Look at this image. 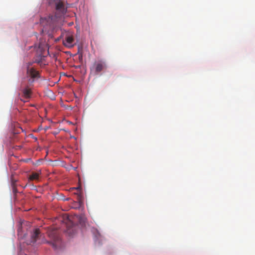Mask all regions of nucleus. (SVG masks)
Returning a JSON list of instances; mask_svg holds the SVG:
<instances>
[{
    "mask_svg": "<svg viewBox=\"0 0 255 255\" xmlns=\"http://www.w3.org/2000/svg\"><path fill=\"white\" fill-rule=\"evenodd\" d=\"M56 4V12L54 15L48 16L40 19V24L43 26L42 33L50 34L55 30L60 18L66 12L67 7L65 6L63 0H50Z\"/></svg>",
    "mask_w": 255,
    "mask_h": 255,
    "instance_id": "obj_1",
    "label": "nucleus"
},
{
    "mask_svg": "<svg viewBox=\"0 0 255 255\" xmlns=\"http://www.w3.org/2000/svg\"><path fill=\"white\" fill-rule=\"evenodd\" d=\"M48 236L50 239L49 241L44 239L42 243H47L51 246L54 249L60 247L61 240L58 231L56 229H49L47 232Z\"/></svg>",
    "mask_w": 255,
    "mask_h": 255,
    "instance_id": "obj_2",
    "label": "nucleus"
},
{
    "mask_svg": "<svg viewBox=\"0 0 255 255\" xmlns=\"http://www.w3.org/2000/svg\"><path fill=\"white\" fill-rule=\"evenodd\" d=\"M107 68L105 61L102 60L96 61L92 67V69L95 71L96 74H99L101 71L106 69Z\"/></svg>",
    "mask_w": 255,
    "mask_h": 255,
    "instance_id": "obj_3",
    "label": "nucleus"
},
{
    "mask_svg": "<svg viewBox=\"0 0 255 255\" xmlns=\"http://www.w3.org/2000/svg\"><path fill=\"white\" fill-rule=\"evenodd\" d=\"M74 40L73 36L70 35H67L65 36L63 42L65 46L68 47H72L74 45Z\"/></svg>",
    "mask_w": 255,
    "mask_h": 255,
    "instance_id": "obj_4",
    "label": "nucleus"
},
{
    "mask_svg": "<svg viewBox=\"0 0 255 255\" xmlns=\"http://www.w3.org/2000/svg\"><path fill=\"white\" fill-rule=\"evenodd\" d=\"M27 73L31 77V78H36L39 77V72L36 71L34 68L32 67L31 69H28L27 70Z\"/></svg>",
    "mask_w": 255,
    "mask_h": 255,
    "instance_id": "obj_5",
    "label": "nucleus"
},
{
    "mask_svg": "<svg viewBox=\"0 0 255 255\" xmlns=\"http://www.w3.org/2000/svg\"><path fill=\"white\" fill-rule=\"evenodd\" d=\"M40 232L39 229H36L34 232L32 234L31 236L30 243H34L36 242L37 239L39 237Z\"/></svg>",
    "mask_w": 255,
    "mask_h": 255,
    "instance_id": "obj_6",
    "label": "nucleus"
},
{
    "mask_svg": "<svg viewBox=\"0 0 255 255\" xmlns=\"http://www.w3.org/2000/svg\"><path fill=\"white\" fill-rule=\"evenodd\" d=\"M22 93L24 97L26 99H28L30 97L31 91L29 88L26 87L23 90Z\"/></svg>",
    "mask_w": 255,
    "mask_h": 255,
    "instance_id": "obj_7",
    "label": "nucleus"
},
{
    "mask_svg": "<svg viewBox=\"0 0 255 255\" xmlns=\"http://www.w3.org/2000/svg\"><path fill=\"white\" fill-rule=\"evenodd\" d=\"M43 58V57L41 55H38L34 58L33 62L40 64L42 62Z\"/></svg>",
    "mask_w": 255,
    "mask_h": 255,
    "instance_id": "obj_8",
    "label": "nucleus"
},
{
    "mask_svg": "<svg viewBox=\"0 0 255 255\" xmlns=\"http://www.w3.org/2000/svg\"><path fill=\"white\" fill-rule=\"evenodd\" d=\"M39 177V174L36 172H33L32 174L29 176V179L30 180H36L38 179Z\"/></svg>",
    "mask_w": 255,
    "mask_h": 255,
    "instance_id": "obj_9",
    "label": "nucleus"
},
{
    "mask_svg": "<svg viewBox=\"0 0 255 255\" xmlns=\"http://www.w3.org/2000/svg\"><path fill=\"white\" fill-rule=\"evenodd\" d=\"M33 63H34L33 61L32 62H29L27 63V70L28 69L31 68V67H30V66L32 65Z\"/></svg>",
    "mask_w": 255,
    "mask_h": 255,
    "instance_id": "obj_10",
    "label": "nucleus"
},
{
    "mask_svg": "<svg viewBox=\"0 0 255 255\" xmlns=\"http://www.w3.org/2000/svg\"><path fill=\"white\" fill-rule=\"evenodd\" d=\"M39 49H43V46L42 44H39Z\"/></svg>",
    "mask_w": 255,
    "mask_h": 255,
    "instance_id": "obj_11",
    "label": "nucleus"
},
{
    "mask_svg": "<svg viewBox=\"0 0 255 255\" xmlns=\"http://www.w3.org/2000/svg\"><path fill=\"white\" fill-rule=\"evenodd\" d=\"M76 189H77V190H79V189H80V188H79V187H78V188H76Z\"/></svg>",
    "mask_w": 255,
    "mask_h": 255,
    "instance_id": "obj_12",
    "label": "nucleus"
},
{
    "mask_svg": "<svg viewBox=\"0 0 255 255\" xmlns=\"http://www.w3.org/2000/svg\"><path fill=\"white\" fill-rule=\"evenodd\" d=\"M26 255V254H24V255Z\"/></svg>",
    "mask_w": 255,
    "mask_h": 255,
    "instance_id": "obj_13",
    "label": "nucleus"
}]
</instances>
